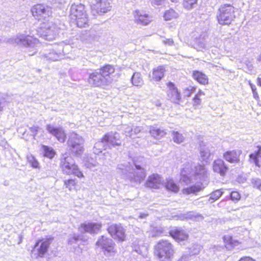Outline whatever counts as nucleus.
<instances>
[{
    "instance_id": "nucleus-1",
    "label": "nucleus",
    "mask_w": 261,
    "mask_h": 261,
    "mask_svg": "<svg viewBox=\"0 0 261 261\" xmlns=\"http://www.w3.org/2000/svg\"><path fill=\"white\" fill-rule=\"evenodd\" d=\"M140 160H134V164L136 167L137 171L130 172L129 163L120 164L117 165V172L121 174L123 178H127L132 183L136 184H140L146 177V173L143 168L142 161L143 158H139Z\"/></svg>"
},
{
    "instance_id": "nucleus-2",
    "label": "nucleus",
    "mask_w": 261,
    "mask_h": 261,
    "mask_svg": "<svg viewBox=\"0 0 261 261\" xmlns=\"http://www.w3.org/2000/svg\"><path fill=\"white\" fill-rule=\"evenodd\" d=\"M7 42L12 44L33 48V53L29 51V56H33L37 52L35 47L39 42L38 39L26 33L19 34L15 37L8 39Z\"/></svg>"
},
{
    "instance_id": "nucleus-3",
    "label": "nucleus",
    "mask_w": 261,
    "mask_h": 261,
    "mask_svg": "<svg viewBox=\"0 0 261 261\" xmlns=\"http://www.w3.org/2000/svg\"><path fill=\"white\" fill-rule=\"evenodd\" d=\"M154 249V254L160 261H170L174 253L173 245L166 240L159 241Z\"/></svg>"
},
{
    "instance_id": "nucleus-4",
    "label": "nucleus",
    "mask_w": 261,
    "mask_h": 261,
    "mask_svg": "<svg viewBox=\"0 0 261 261\" xmlns=\"http://www.w3.org/2000/svg\"><path fill=\"white\" fill-rule=\"evenodd\" d=\"M70 15L71 18L76 21L78 27L83 28L88 25L87 14L83 4H72L70 8Z\"/></svg>"
},
{
    "instance_id": "nucleus-5",
    "label": "nucleus",
    "mask_w": 261,
    "mask_h": 261,
    "mask_svg": "<svg viewBox=\"0 0 261 261\" xmlns=\"http://www.w3.org/2000/svg\"><path fill=\"white\" fill-rule=\"evenodd\" d=\"M60 166L62 172L66 174H74L78 177H82L83 174L75 164L73 158L66 153L61 158Z\"/></svg>"
},
{
    "instance_id": "nucleus-6",
    "label": "nucleus",
    "mask_w": 261,
    "mask_h": 261,
    "mask_svg": "<svg viewBox=\"0 0 261 261\" xmlns=\"http://www.w3.org/2000/svg\"><path fill=\"white\" fill-rule=\"evenodd\" d=\"M235 9L230 4L221 5L218 9L217 18L221 25H229L236 18Z\"/></svg>"
},
{
    "instance_id": "nucleus-7",
    "label": "nucleus",
    "mask_w": 261,
    "mask_h": 261,
    "mask_svg": "<svg viewBox=\"0 0 261 261\" xmlns=\"http://www.w3.org/2000/svg\"><path fill=\"white\" fill-rule=\"evenodd\" d=\"M38 35L47 40H53L58 37L60 28L52 21L43 22L37 30Z\"/></svg>"
},
{
    "instance_id": "nucleus-8",
    "label": "nucleus",
    "mask_w": 261,
    "mask_h": 261,
    "mask_svg": "<svg viewBox=\"0 0 261 261\" xmlns=\"http://www.w3.org/2000/svg\"><path fill=\"white\" fill-rule=\"evenodd\" d=\"M84 143L83 138L73 132L70 134L67 141V148L72 154L80 156L84 152Z\"/></svg>"
},
{
    "instance_id": "nucleus-9",
    "label": "nucleus",
    "mask_w": 261,
    "mask_h": 261,
    "mask_svg": "<svg viewBox=\"0 0 261 261\" xmlns=\"http://www.w3.org/2000/svg\"><path fill=\"white\" fill-rule=\"evenodd\" d=\"M33 16L37 19L43 22L48 21L51 16L52 8L44 4H37L31 9Z\"/></svg>"
},
{
    "instance_id": "nucleus-10",
    "label": "nucleus",
    "mask_w": 261,
    "mask_h": 261,
    "mask_svg": "<svg viewBox=\"0 0 261 261\" xmlns=\"http://www.w3.org/2000/svg\"><path fill=\"white\" fill-rule=\"evenodd\" d=\"M96 245L102 249L104 254L108 256H113L116 253L115 243L113 241L102 236L96 242Z\"/></svg>"
},
{
    "instance_id": "nucleus-11",
    "label": "nucleus",
    "mask_w": 261,
    "mask_h": 261,
    "mask_svg": "<svg viewBox=\"0 0 261 261\" xmlns=\"http://www.w3.org/2000/svg\"><path fill=\"white\" fill-rule=\"evenodd\" d=\"M63 43H61L58 45H55L54 47L42 55V58L44 60L55 61H57L63 57L64 53Z\"/></svg>"
},
{
    "instance_id": "nucleus-12",
    "label": "nucleus",
    "mask_w": 261,
    "mask_h": 261,
    "mask_svg": "<svg viewBox=\"0 0 261 261\" xmlns=\"http://www.w3.org/2000/svg\"><path fill=\"white\" fill-rule=\"evenodd\" d=\"M88 83L94 87H103L109 85L98 69L89 73Z\"/></svg>"
},
{
    "instance_id": "nucleus-13",
    "label": "nucleus",
    "mask_w": 261,
    "mask_h": 261,
    "mask_svg": "<svg viewBox=\"0 0 261 261\" xmlns=\"http://www.w3.org/2000/svg\"><path fill=\"white\" fill-rule=\"evenodd\" d=\"M96 3L92 7V11L102 15L111 10L112 0H95Z\"/></svg>"
},
{
    "instance_id": "nucleus-14",
    "label": "nucleus",
    "mask_w": 261,
    "mask_h": 261,
    "mask_svg": "<svg viewBox=\"0 0 261 261\" xmlns=\"http://www.w3.org/2000/svg\"><path fill=\"white\" fill-rule=\"evenodd\" d=\"M108 231L114 239H118L120 241H124L126 237L125 230L121 225H111L108 228Z\"/></svg>"
},
{
    "instance_id": "nucleus-15",
    "label": "nucleus",
    "mask_w": 261,
    "mask_h": 261,
    "mask_svg": "<svg viewBox=\"0 0 261 261\" xmlns=\"http://www.w3.org/2000/svg\"><path fill=\"white\" fill-rule=\"evenodd\" d=\"M168 90L167 92L168 99L172 102L179 104L181 100V95L175 85L172 82L167 84Z\"/></svg>"
},
{
    "instance_id": "nucleus-16",
    "label": "nucleus",
    "mask_w": 261,
    "mask_h": 261,
    "mask_svg": "<svg viewBox=\"0 0 261 261\" xmlns=\"http://www.w3.org/2000/svg\"><path fill=\"white\" fill-rule=\"evenodd\" d=\"M53 238L39 240L35 244L34 251H37L38 255L42 257L47 251L48 248L51 243Z\"/></svg>"
},
{
    "instance_id": "nucleus-17",
    "label": "nucleus",
    "mask_w": 261,
    "mask_h": 261,
    "mask_svg": "<svg viewBox=\"0 0 261 261\" xmlns=\"http://www.w3.org/2000/svg\"><path fill=\"white\" fill-rule=\"evenodd\" d=\"M101 227V224L100 223L89 222L81 224L79 229L83 233H97L99 231Z\"/></svg>"
},
{
    "instance_id": "nucleus-18",
    "label": "nucleus",
    "mask_w": 261,
    "mask_h": 261,
    "mask_svg": "<svg viewBox=\"0 0 261 261\" xmlns=\"http://www.w3.org/2000/svg\"><path fill=\"white\" fill-rule=\"evenodd\" d=\"M242 153L241 150H232L225 152L223 158L226 161L231 164L240 163V156Z\"/></svg>"
},
{
    "instance_id": "nucleus-19",
    "label": "nucleus",
    "mask_w": 261,
    "mask_h": 261,
    "mask_svg": "<svg viewBox=\"0 0 261 261\" xmlns=\"http://www.w3.org/2000/svg\"><path fill=\"white\" fill-rule=\"evenodd\" d=\"M213 167L214 171L219 173L221 176L225 175L228 170V166L221 159L215 160L213 163Z\"/></svg>"
},
{
    "instance_id": "nucleus-20",
    "label": "nucleus",
    "mask_w": 261,
    "mask_h": 261,
    "mask_svg": "<svg viewBox=\"0 0 261 261\" xmlns=\"http://www.w3.org/2000/svg\"><path fill=\"white\" fill-rule=\"evenodd\" d=\"M103 140L105 142H108L112 146H119L121 145V140L119 134L115 132H111L110 134H108L103 138Z\"/></svg>"
},
{
    "instance_id": "nucleus-21",
    "label": "nucleus",
    "mask_w": 261,
    "mask_h": 261,
    "mask_svg": "<svg viewBox=\"0 0 261 261\" xmlns=\"http://www.w3.org/2000/svg\"><path fill=\"white\" fill-rule=\"evenodd\" d=\"M103 140L105 142H108L112 146H119L121 145V140L119 134L115 132H111L110 134H108L103 138Z\"/></svg>"
},
{
    "instance_id": "nucleus-22",
    "label": "nucleus",
    "mask_w": 261,
    "mask_h": 261,
    "mask_svg": "<svg viewBox=\"0 0 261 261\" xmlns=\"http://www.w3.org/2000/svg\"><path fill=\"white\" fill-rule=\"evenodd\" d=\"M135 22L143 25H146L151 21L149 16L146 14H143L139 10H136L134 12Z\"/></svg>"
},
{
    "instance_id": "nucleus-23",
    "label": "nucleus",
    "mask_w": 261,
    "mask_h": 261,
    "mask_svg": "<svg viewBox=\"0 0 261 261\" xmlns=\"http://www.w3.org/2000/svg\"><path fill=\"white\" fill-rule=\"evenodd\" d=\"M162 185V179L158 174H152L148 177L145 185L152 189H159Z\"/></svg>"
},
{
    "instance_id": "nucleus-24",
    "label": "nucleus",
    "mask_w": 261,
    "mask_h": 261,
    "mask_svg": "<svg viewBox=\"0 0 261 261\" xmlns=\"http://www.w3.org/2000/svg\"><path fill=\"white\" fill-rule=\"evenodd\" d=\"M103 77L106 79V81L109 84L112 82V79L110 75L115 72V68L113 66L109 64L105 65L98 69Z\"/></svg>"
},
{
    "instance_id": "nucleus-25",
    "label": "nucleus",
    "mask_w": 261,
    "mask_h": 261,
    "mask_svg": "<svg viewBox=\"0 0 261 261\" xmlns=\"http://www.w3.org/2000/svg\"><path fill=\"white\" fill-rule=\"evenodd\" d=\"M170 236L177 241H184L188 238V233L180 228H174L170 231Z\"/></svg>"
},
{
    "instance_id": "nucleus-26",
    "label": "nucleus",
    "mask_w": 261,
    "mask_h": 261,
    "mask_svg": "<svg viewBox=\"0 0 261 261\" xmlns=\"http://www.w3.org/2000/svg\"><path fill=\"white\" fill-rule=\"evenodd\" d=\"M193 78L202 85L208 84V79L207 75L201 71L194 70L192 73Z\"/></svg>"
},
{
    "instance_id": "nucleus-27",
    "label": "nucleus",
    "mask_w": 261,
    "mask_h": 261,
    "mask_svg": "<svg viewBox=\"0 0 261 261\" xmlns=\"http://www.w3.org/2000/svg\"><path fill=\"white\" fill-rule=\"evenodd\" d=\"M249 161L256 166H261V147L257 146V150L249 155Z\"/></svg>"
},
{
    "instance_id": "nucleus-28",
    "label": "nucleus",
    "mask_w": 261,
    "mask_h": 261,
    "mask_svg": "<svg viewBox=\"0 0 261 261\" xmlns=\"http://www.w3.org/2000/svg\"><path fill=\"white\" fill-rule=\"evenodd\" d=\"M206 171L205 167L202 165H198L195 167L194 174L195 180H202L205 178Z\"/></svg>"
},
{
    "instance_id": "nucleus-29",
    "label": "nucleus",
    "mask_w": 261,
    "mask_h": 261,
    "mask_svg": "<svg viewBox=\"0 0 261 261\" xmlns=\"http://www.w3.org/2000/svg\"><path fill=\"white\" fill-rule=\"evenodd\" d=\"M165 68L164 66H159L153 69L152 79L155 81H160L164 76Z\"/></svg>"
},
{
    "instance_id": "nucleus-30",
    "label": "nucleus",
    "mask_w": 261,
    "mask_h": 261,
    "mask_svg": "<svg viewBox=\"0 0 261 261\" xmlns=\"http://www.w3.org/2000/svg\"><path fill=\"white\" fill-rule=\"evenodd\" d=\"M200 155L203 161H206L211 155L208 147L202 142L200 144Z\"/></svg>"
},
{
    "instance_id": "nucleus-31",
    "label": "nucleus",
    "mask_w": 261,
    "mask_h": 261,
    "mask_svg": "<svg viewBox=\"0 0 261 261\" xmlns=\"http://www.w3.org/2000/svg\"><path fill=\"white\" fill-rule=\"evenodd\" d=\"M200 183H198L189 187L184 188L182 189V193L186 194L196 193L203 189Z\"/></svg>"
},
{
    "instance_id": "nucleus-32",
    "label": "nucleus",
    "mask_w": 261,
    "mask_h": 261,
    "mask_svg": "<svg viewBox=\"0 0 261 261\" xmlns=\"http://www.w3.org/2000/svg\"><path fill=\"white\" fill-rule=\"evenodd\" d=\"M194 48L198 51H202L203 49L207 48L205 39L203 38L200 37L197 39L194 45Z\"/></svg>"
},
{
    "instance_id": "nucleus-33",
    "label": "nucleus",
    "mask_w": 261,
    "mask_h": 261,
    "mask_svg": "<svg viewBox=\"0 0 261 261\" xmlns=\"http://www.w3.org/2000/svg\"><path fill=\"white\" fill-rule=\"evenodd\" d=\"M132 82L135 86H142L144 81L141 77V74L139 72H135L132 77Z\"/></svg>"
},
{
    "instance_id": "nucleus-34",
    "label": "nucleus",
    "mask_w": 261,
    "mask_h": 261,
    "mask_svg": "<svg viewBox=\"0 0 261 261\" xmlns=\"http://www.w3.org/2000/svg\"><path fill=\"white\" fill-rule=\"evenodd\" d=\"M178 17V14L174 10L171 9L166 11L164 17L166 20H170Z\"/></svg>"
},
{
    "instance_id": "nucleus-35",
    "label": "nucleus",
    "mask_w": 261,
    "mask_h": 261,
    "mask_svg": "<svg viewBox=\"0 0 261 261\" xmlns=\"http://www.w3.org/2000/svg\"><path fill=\"white\" fill-rule=\"evenodd\" d=\"M186 173V171L184 169L181 173L180 182L181 183H184L186 185H189L193 182V178L191 176L187 175Z\"/></svg>"
},
{
    "instance_id": "nucleus-36",
    "label": "nucleus",
    "mask_w": 261,
    "mask_h": 261,
    "mask_svg": "<svg viewBox=\"0 0 261 261\" xmlns=\"http://www.w3.org/2000/svg\"><path fill=\"white\" fill-rule=\"evenodd\" d=\"M202 249V246L199 244H194L190 248H189L187 252L191 256L193 255H198Z\"/></svg>"
},
{
    "instance_id": "nucleus-37",
    "label": "nucleus",
    "mask_w": 261,
    "mask_h": 261,
    "mask_svg": "<svg viewBox=\"0 0 261 261\" xmlns=\"http://www.w3.org/2000/svg\"><path fill=\"white\" fill-rule=\"evenodd\" d=\"M165 187L167 190L174 192H177L179 190L178 186L171 179H167L165 183Z\"/></svg>"
},
{
    "instance_id": "nucleus-38",
    "label": "nucleus",
    "mask_w": 261,
    "mask_h": 261,
    "mask_svg": "<svg viewBox=\"0 0 261 261\" xmlns=\"http://www.w3.org/2000/svg\"><path fill=\"white\" fill-rule=\"evenodd\" d=\"M44 155L49 159H53L55 154V150L50 147L43 146Z\"/></svg>"
},
{
    "instance_id": "nucleus-39",
    "label": "nucleus",
    "mask_w": 261,
    "mask_h": 261,
    "mask_svg": "<svg viewBox=\"0 0 261 261\" xmlns=\"http://www.w3.org/2000/svg\"><path fill=\"white\" fill-rule=\"evenodd\" d=\"M27 159L28 163L34 168H39V163L36 158L32 154H28Z\"/></svg>"
},
{
    "instance_id": "nucleus-40",
    "label": "nucleus",
    "mask_w": 261,
    "mask_h": 261,
    "mask_svg": "<svg viewBox=\"0 0 261 261\" xmlns=\"http://www.w3.org/2000/svg\"><path fill=\"white\" fill-rule=\"evenodd\" d=\"M53 136L55 137L58 141L64 142L66 139L65 132H49Z\"/></svg>"
},
{
    "instance_id": "nucleus-41",
    "label": "nucleus",
    "mask_w": 261,
    "mask_h": 261,
    "mask_svg": "<svg viewBox=\"0 0 261 261\" xmlns=\"http://www.w3.org/2000/svg\"><path fill=\"white\" fill-rule=\"evenodd\" d=\"M198 0H183V6L187 9L190 10L195 7Z\"/></svg>"
},
{
    "instance_id": "nucleus-42",
    "label": "nucleus",
    "mask_w": 261,
    "mask_h": 261,
    "mask_svg": "<svg viewBox=\"0 0 261 261\" xmlns=\"http://www.w3.org/2000/svg\"><path fill=\"white\" fill-rule=\"evenodd\" d=\"M172 136L173 141L177 143L182 142L185 139V137L182 134L179 133L178 132H173Z\"/></svg>"
},
{
    "instance_id": "nucleus-43",
    "label": "nucleus",
    "mask_w": 261,
    "mask_h": 261,
    "mask_svg": "<svg viewBox=\"0 0 261 261\" xmlns=\"http://www.w3.org/2000/svg\"><path fill=\"white\" fill-rule=\"evenodd\" d=\"M223 192L220 190H217L211 194L209 201L211 203L213 202L214 201L217 200L222 195Z\"/></svg>"
},
{
    "instance_id": "nucleus-44",
    "label": "nucleus",
    "mask_w": 261,
    "mask_h": 261,
    "mask_svg": "<svg viewBox=\"0 0 261 261\" xmlns=\"http://www.w3.org/2000/svg\"><path fill=\"white\" fill-rule=\"evenodd\" d=\"M83 36V39L91 41L95 39V32L93 30L86 31Z\"/></svg>"
},
{
    "instance_id": "nucleus-45",
    "label": "nucleus",
    "mask_w": 261,
    "mask_h": 261,
    "mask_svg": "<svg viewBox=\"0 0 261 261\" xmlns=\"http://www.w3.org/2000/svg\"><path fill=\"white\" fill-rule=\"evenodd\" d=\"M204 95V94L202 91H199V92L195 96L193 99V106L194 107H197L200 105L201 100L200 97L201 95Z\"/></svg>"
},
{
    "instance_id": "nucleus-46",
    "label": "nucleus",
    "mask_w": 261,
    "mask_h": 261,
    "mask_svg": "<svg viewBox=\"0 0 261 261\" xmlns=\"http://www.w3.org/2000/svg\"><path fill=\"white\" fill-rule=\"evenodd\" d=\"M105 141L102 140V141L98 142L95 144L94 148H93V149H94L93 151L95 154H98V153L102 152V147L103 143Z\"/></svg>"
},
{
    "instance_id": "nucleus-47",
    "label": "nucleus",
    "mask_w": 261,
    "mask_h": 261,
    "mask_svg": "<svg viewBox=\"0 0 261 261\" xmlns=\"http://www.w3.org/2000/svg\"><path fill=\"white\" fill-rule=\"evenodd\" d=\"M188 217L192 219L195 221H199L203 219V217L200 214H195L193 213L190 212L188 214Z\"/></svg>"
},
{
    "instance_id": "nucleus-48",
    "label": "nucleus",
    "mask_w": 261,
    "mask_h": 261,
    "mask_svg": "<svg viewBox=\"0 0 261 261\" xmlns=\"http://www.w3.org/2000/svg\"><path fill=\"white\" fill-rule=\"evenodd\" d=\"M251 182L254 187L261 190V179L257 178L252 179Z\"/></svg>"
},
{
    "instance_id": "nucleus-49",
    "label": "nucleus",
    "mask_w": 261,
    "mask_h": 261,
    "mask_svg": "<svg viewBox=\"0 0 261 261\" xmlns=\"http://www.w3.org/2000/svg\"><path fill=\"white\" fill-rule=\"evenodd\" d=\"M195 87L189 86L185 89L184 94L185 96L189 97L195 91Z\"/></svg>"
},
{
    "instance_id": "nucleus-50",
    "label": "nucleus",
    "mask_w": 261,
    "mask_h": 261,
    "mask_svg": "<svg viewBox=\"0 0 261 261\" xmlns=\"http://www.w3.org/2000/svg\"><path fill=\"white\" fill-rule=\"evenodd\" d=\"M151 136L155 139H159L161 137L165 135V132H149Z\"/></svg>"
},
{
    "instance_id": "nucleus-51",
    "label": "nucleus",
    "mask_w": 261,
    "mask_h": 261,
    "mask_svg": "<svg viewBox=\"0 0 261 261\" xmlns=\"http://www.w3.org/2000/svg\"><path fill=\"white\" fill-rule=\"evenodd\" d=\"M230 197L232 201H238L240 199V195L237 191L231 192L230 194Z\"/></svg>"
},
{
    "instance_id": "nucleus-52",
    "label": "nucleus",
    "mask_w": 261,
    "mask_h": 261,
    "mask_svg": "<svg viewBox=\"0 0 261 261\" xmlns=\"http://www.w3.org/2000/svg\"><path fill=\"white\" fill-rule=\"evenodd\" d=\"M64 184L67 188L71 190L75 185V182L73 179H68L64 181Z\"/></svg>"
},
{
    "instance_id": "nucleus-53",
    "label": "nucleus",
    "mask_w": 261,
    "mask_h": 261,
    "mask_svg": "<svg viewBox=\"0 0 261 261\" xmlns=\"http://www.w3.org/2000/svg\"><path fill=\"white\" fill-rule=\"evenodd\" d=\"M79 236L74 234L73 237L69 238L68 240V244L72 245L74 243H76L79 241Z\"/></svg>"
},
{
    "instance_id": "nucleus-54",
    "label": "nucleus",
    "mask_w": 261,
    "mask_h": 261,
    "mask_svg": "<svg viewBox=\"0 0 261 261\" xmlns=\"http://www.w3.org/2000/svg\"><path fill=\"white\" fill-rule=\"evenodd\" d=\"M191 256L187 252L183 253V254L181 256V257L179 258L178 261H189L190 259Z\"/></svg>"
},
{
    "instance_id": "nucleus-55",
    "label": "nucleus",
    "mask_w": 261,
    "mask_h": 261,
    "mask_svg": "<svg viewBox=\"0 0 261 261\" xmlns=\"http://www.w3.org/2000/svg\"><path fill=\"white\" fill-rule=\"evenodd\" d=\"M162 42L166 45L172 46L174 44V41L172 39L163 38Z\"/></svg>"
},
{
    "instance_id": "nucleus-56",
    "label": "nucleus",
    "mask_w": 261,
    "mask_h": 261,
    "mask_svg": "<svg viewBox=\"0 0 261 261\" xmlns=\"http://www.w3.org/2000/svg\"><path fill=\"white\" fill-rule=\"evenodd\" d=\"M150 1L152 5H158V6L162 5L163 4L164 2L165 1V0H150Z\"/></svg>"
},
{
    "instance_id": "nucleus-57",
    "label": "nucleus",
    "mask_w": 261,
    "mask_h": 261,
    "mask_svg": "<svg viewBox=\"0 0 261 261\" xmlns=\"http://www.w3.org/2000/svg\"><path fill=\"white\" fill-rule=\"evenodd\" d=\"M239 261H255V260L250 257H244L241 258Z\"/></svg>"
},
{
    "instance_id": "nucleus-58",
    "label": "nucleus",
    "mask_w": 261,
    "mask_h": 261,
    "mask_svg": "<svg viewBox=\"0 0 261 261\" xmlns=\"http://www.w3.org/2000/svg\"><path fill=\"white\" fill-rule=\"evenodd\" d=\"M50 2L52 3H54V4H55V3H59V4H62V0H50Z\"/></svg>"
},
{
    "instance_id": "nucleus-59",
    "label": "nucleus",
    "mask_w": 261,
    "mask_h": 261,
    "mask_svg": "<svg viewBox=\"0 0 261 261\" xmlns=\"http://www.w3.org/2000/svg\"><path fill=\"white\" fill-rule=\"evenodd\" d=\"M250 86H251V88L252 89V90L253 92V94L255 95V90H256V88H255V86L254 85H253L252 84H250Z\"/></svg>"
},
{
    "instance_id": "nucleus-60",
    "label": "nucleus",
    "mask_w": 261,
    "mask_h": 261,
    "mask_svg": "<svg viewBox=\"0 0 261 261\" xmlns=\"http://www.w3.org/2000/svg\"><path fill=\"white\" fill-rule=\"evenodd\" d=\"M147 216V214H141L139 217L141 219L145 218Z\"/></svg>"
},
{
    "instance_id": "nucleus-61",
    "label": "nucleus",
    "mask_w": 261,
    "mask_h": 261,
    "mask_svg": "<svg viewBox=\"0 0 261 261\" xmlns=\"http://www.w3.org/2000/svg\"><path fill=\"white\" fill-rule=\"evenodd\" d=\"M3 103L1 101V100L0 99V112L2 111L3 110Z\"/></svg>"
},
{
    "instance_id": "nucleus-62",
    "label": "nucleus",
    "mask_w": 261,
    "mask_h": 261,
    "mask_svg": "<svg viewBox=\"0 0 261 261\" xmlns=\"http://www.w3.org/2000/svg\"><path fill=\"white\" fill-rule=\"evenodd\" d=\"M47 130H54V131H55V130H59L58 129H56V128H51L49 126H48V129Z\"/></svg>"
},
{
    "instance_id": "nucleus-63",
    "label": "nucleus",
    "mask_w": 261,
    "mask_h": 261,
    "mask_svg": "<svg viewBox=\"0 0 261 261\" xmlns=\"http://www.w3.org/2000/svg\"><path fill=\"white\" fill-rule=\"evenodd\" d=\"M125 132V136H127L130 135V133L131 132L128 131V132Z\"/></svg>"
},
{
    "instance_id": "nucleus-64",
    "label": "nucleus",
    "mask_w": 261,
    "mask_h": 261,
    "mask_svg": "<svg viewBox=\"0 0 261 261\" xmlns=\"http://www.w3.org/2000/svg\"><path fill=\"white\" fill-rule=\"evenodd\" d=\"M257 80H258V84L259 85L261 86V78H258L257 79Z\"/></svg>"
}]
</instances>
